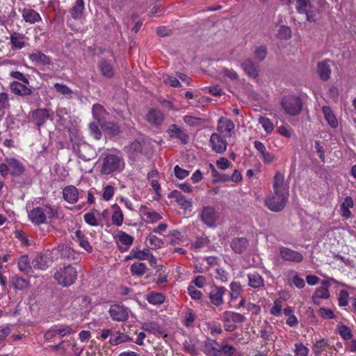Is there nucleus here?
Wrapping results in <instances>:
<instances>
[{
    "label": "nucleus",
    "mask_w": 356,
    "mask_h": 356,
    "mask_svg": "<svg viewBox=\"0 0 356 356\" xmlns=\"http://www.w3.org/2000/svg\"><path fill=\"white\" fill-rule=\"evenodd\" d=\"M32 266L38 270H45L48 266L46 259L42 255L36 256L32 261Z\"/></svg>",
    "instance_id": "52"
},
{
    "label": "nucleus",
    "mask_w": 356,
    "mask_h": 356,
    "mask_svg": "<svg viewBox=\"0 0 356 356\" xmlns=\"http://www.w3.org/2000/svg\"><path fill=\"white\" fill-rule=\"evenodd\" d=\"M273 193L265 199L266 206L272 211L283 210L288 200L289 191L284 184V175L277 172L273 179Z\"/></svg>",
    "instance_id": "1"
},
{
    "label": "nucleus",
    "mask_w": 356,
    "mask_h": 356,
    "mask_svg": "<svg viewBox=\"0 0 356 356\" xmlns=\"http://www.w3.org/2000/svg\"><path fill=\"white\" fill-rule=\"evenodd\" d=\"M100 172L103 175H110L121 172L125 166L122 156L114 154H104L102 156Z\"/></svg>",
    "instance_id": "2"
},
{
    "label": "nucleus",
    "mask_w": 356,
    "mask_h": 356,
    "mask_svg": "<svg viewBox=\"0 0 356 356\" xmlns=\"http://www.w3.org/2000/svg\"><path fill=\"white\" fill-rule=\"evenodd\" d=\"M245 316L231 311H225L222 314V322H231L234 323H243L245 321Z\"/></svg>",
    "instance_id": "27"
},
{
    "label": "nucleus",
    "mask_w": 356,
    "mask_h": 356,
    "mask_svg": "<svg viewBox=\"0 0 356 356\" xmlns=\"http://www.w3.org/2000/svg\"><path fill=\"white\" fill-rule=\"evenodd\" d=\"M77 270L71 266L68 265L63 268H60L54 275V278L58 284L63 287H67L73 284L77 279Z\"/></svg>",
    "instance_id": "4"
},
{
    "label": "nucleus",
    "mask_w": 356,
    "mask_h": 356,
    "mask_svg": "<svg viewBox=\"0 0 356 356\" xmlns=\"http://www.w3.org/2000/svg\"><path fill=\"white\" fill-rule=\"evenodd\" d=\"M354 207V201L352 197L346 196L340 205V215L343 219H349L352 217L350 209Z\"/></svg>",
    "instance_id": "22"
},
{
    "label": "nucleus",
    "mask_w": 356,
    "mask_h": 356,
    "mask_svg": "<svg viewBox=\"0 0 356 356\" xmlns=\"http://www.w3.org/2000/svg\"><path fill=\"white\" fill-rule=\"evenodd\" d=\"M29 220L35 225L47 222V219H52L58 216L56 209L49 205H43L33 208L28 212Z\"/></svg>",
    "instance_id": "3"
},
{
    "label": "nucleus",
    "mask_w": 356,
    "mask_h": 356,
    "mask_svg": "<svg viewBox=\"0 0 356 356\" xmlns=\"http://www.w3.org/2000/svg\"><path fill=\"white\" fill-rule=\"evenodd\" d=\"M10 282L15 290L23 291L26 289L29 286V281L19 277L18 275H13L10 277Z\"/></svg>",
    "instance_id": "30"
},
{
    "label": "nucleus",
    "mask_w": 356,
    "mask_h": 356,
    "mask_svg": "<svg viewBox=\"0 0 356 356\" xmlns=\"http://www.w3.org/2000/svg\"><path fill=\"white\" fill-rule=\"evenodd\" d=\"M54 88L57 93L62 95L65 98H72L73 91L66 85L56 83L54 84Z\"/></svg>",
    "instance_id": "42"
},
{
    "label": "nucleus",
    "mask_w": 356,
    "mask_h": 356,
    "mask_svg": "<svg viewBox=\"0 0 356 356\" xmlns=\"http://www.w3.org/2000/svg\"><path fill=\"white\" fill-rule=\"evenodd\" d=\"M147 266L143 263L136 262L131 265L130 271L132 275L142 276L147 270Z\"/></svg>",
    "instance_id": "44"
},
{
    "label": "nucleus",
    "mask_w": 356,
    "mask_h": 356,
    "mask_svg": "<svg viewBox=\"0 0 356 356\" xmlns=\"http://www.w3.org/2000/svg\"><path fill=\"white\" fill-rule=\"evenodd\" d=\"M295 356H307L309 349L305 346L302 343H297L295 344Z\"/></svg>",
    "instance_id": "64"
},
{
    "label": "nucleus",
    "mask_w": 356,
    "mask_h": 356,
    "mask_svg": "<svg viewBox=\"0 0 356 356\" xmlns=\"http://www.w3.org/2000/svg\"><path fill=\"white\" fill-rule=\"evenodd\" d=\"M248 244V241L245 237H237L232 239L230 246L235 253L241 254L245 251Z\"/></svg>",
    "instance_id": "23"
},
{
    "label": "nucleus",
    "mask_w": 356,
    "mask_h": 356,
    "mask_svg": "<svg viewBox=\"0 0 356 356\" xmlns=\"http://www.w3.org/2000/svg\"><path fill=\"white\" fill-rule=\"evenodd\" d=\"M132 250L133 257H135L136 259H138L140 261L147 259L150 253V251L147 248H144L143 250H140L139 248L134 247Z\"/></svg>",
    "instance_id": "53"
},
{
    "label": "nucleus",
    "mask_w": 356,
    "mask_h": 356,
    "mask_svg": "<svg viewBox=\"0 0 356 356\" xmlns=\"http://www.w3.org/2000/svg\"><path fill=\"white\" fill-rule=\"evenodd\" d=\"M99 124L97 122H90L89 124V129L90 134L94 136L97 140H99L102 137V131L99 128Z\"/></svg>",
    "instance_id": "63"
},
{
    "label": "nucleus",
    "mask_w": 356,
    "mask_h": 356,
    "mask_svg": "<svg viewBox=\"0 0 356 356\" xmlns=\"http://www.w3.org/2000/svg\"><path fill=\"white\" fill-rule=\"evenodd\" d=\"M281 105L285 113L291 116L299 115L302 109V102L296 96H288L282 99Z\"/></svg>",
    "instance_id": "6"
},
{
    "label": "nucleus",
    "mask_w": 356,
    "mask_h": 356,
    "mask_svg": "<svg viewBox=\"0 0 356 356\" xmlns=\"http://www.w3.org/2000/svg\"><path fill=\"white\" fill-rule=\"evenodd\" d=\"M29 58L35 65H48L51 63V58L40 51L30 54Z\"/></svg>",
    "instance_id": "21"
},
{
    "label": "nucleus",
    "mask_w": 356,
    "mask_h": 356,
    "mask_svg": "<svg viewBox=\"0 0 356 356\" xmlns=\"http://www.w3.org/2000/svg\"><path fill=\"white\" fill-rule=\"evenodd\" d=\"M113 209L115 211L112 215V222L116 226H120L122 225L124 221L122 211L117 204L113 205Z\"/></svg>",
    "instance_id": "46"
},
{
    "label": "nucleus",
    "mask_w": 356,
    "mask_h": 356,
    "mask_svg": "<svg viewBox=\"0 0 356 356\" xmlns=\"http://www.w3.org/2000/svg\"><path fill=\"white\" fill-rule=\"evenodd\" d=\"M318 74L323 80L330 79L331 74L330 65L327 61H322L318 64Z\"/></svg>",
    "instance_id": "37"
},
{
    "label": "nucleus",
    "mask_w": 356,
    "mask_h": 356,
    "mask_svg": "<svg viewBox=\"0 0 356 356\" xmlns=\"http://www.w3.org/2000/svg\"><path fill=\"white\" fill-rule=\"evenodd\" d=\"M142 329L145 331L152 333L159 332L161 333V328L155 323L147 322L142 325Z\"/></svg>",
    "instance_id": "61"
},
{
    "label": "nucleus",
    "mask_w": 356,
    "mask_h": 356,
    "mask_svg": "<svg viewBox=\"0 0 356 356\" xmlns=\"http://www.w3.org/2000/svg\"><path fill=\"white\" fill-rule=\"evenodd\" d=\"M31 116L36 126L40 129L49 118V111L46 108H38L31 112Z\"/></svg>",
    "instance_id": "17"
},
{
    "label": "nucleus",
    "mask_w": 356,
    "mask_h": 356,
    "mask_svg": "<svg viewBox=\"0 0 356 356\" xmlns=\"http://www.w3.org/2000/svg\"><path fill=\"white\" fill-rule=\"evenodd\" d=\"M25 170L24 164L15 158L6 157L4 162L0 164V174L5 177L8 174L13 177L21 176Z\"/></svg>",
    "instance_id": "5"
},
{
    "label": "nucleus",
    "mask_w": 356,
    "mask_h": 356,
    "mask_svg": "<svg viewBox=\"0 0 356 356\" xmlns=\"http://www.w3.org/2000/svg\"><path fill=\"white\" fill-rule=\"evenodd\" d=\"M102 74L106 77H111L113 75V70L111 64L107 60H102L99 65Z\"/></svg>",
    "instance_id": "49"
},
{
    "label": "nucleus",
    "mask_w": 356,
    "mask_h": 356,
    "mask_svg": "<svg viewBox=\"0 0 356 356\" xmlns=\"http://www.w3.org/2000/svg\"><path fill=\"white\" fill-rule=\"evenodd\" d=\"M209 145L213 152L220 154L226 151L227 143L219 134L213 133L211 135Z\"/></svg>",
    "instance_id": "11"
},
{
    "label": "nucleus",
    "mask_w": 356,
    "mask_h": 356,
    "mask_svg": "<svg viewBox=\"0 0 356 356\" xmlns=\"http://www.w3.org/2000/svg\"><path fill=\"white\" fill-rule=\"evenodd\" d=\"M146 300L152 305H161L165 301V296L161 293L151 292L147 295Z\"/></svg>",
    "instance_id": "45"
},
{
    "label": "nucleus",
    "mask_w": 356,
    "mask_h": 356,
    "mask_svg": "<svg viewBox=\"0 0 356 356\" xmlns=\"http://www.w3.org/2000/svg\"><path fill=\"white\" fill-rule=\"evenodd\" d=\"M254 146L259 152L260 156L264 163H270L274 161V155L266 151L265 145L261 142L254 141Z\"/></svg>",
    "instance_id": "26"
},
{
    "label": "nucleus",
    "mask_w": 356,
    "mask_h": 356,
    "mask_svg": "<svg viewBox=\"0 0 356 356\" xmlns=\"http://www.w3.org/2000/svg\"><path fill=\"white\" fill-rule=\"evenodd\" d=\"M63 199L70 204L77 202L79 198V192L77 188L74 186H67L63 191Z\"/></svg>",
    "instance_id": "25"
},
{
    "label": "nucleus",
    "mask_w": 356,
    "mask_h": 356,
    "mask_svg": "<svg viewBox=\"0 0 356 356\" xmlns=\"http://www.w3.org/2000/svg\"><path fill=\"white\" fill-rule=\"evenodd\" d=\"M75 331L68 325H54L47 330L44 334V339L46 341H50L56 335L65 337L74 333Z\"/></svg>",
    "instance_id": "7"
},
{
    "label": "nucleus",
    "mask_w": 356,
    "mask_h": 356,
    "mask_svg": "<svg viewBox=\"0 0 356 356\" xmlns=\"http://www.w3.org/2000/svg\"><path fill=\"white\" fill-rule=\"evenodd\" d=\"M258 121L266 133L270 134L273 131L274 125L269 118L260 116Z\"/></svg>",
    "instance_id": "57"
},
{
    "label": "nucleus",
    "mask_w": 356,
    "mask_h": 356,
    "mask_svg": "<svg viewBox=\"0 0 356 356\" xmlns=\"http://www.w3.org/2000/svg\"><path fill=\"white\" fill-rule=\"evenodd\" d=\"M17 266L19 270L25 274H29L32 272V267L29 264L27 255H22L19 258Z\"/></svg>",
    "instance_id": "40"
},
{
    "label": "nucleus",
    "mask_w": 356,
    "mask_h": 356,
    "mask_svg": "<svg viewBox=\"0 0 356 356\" xmlns=\"http://www.w3.org/2000/svg\"><path fill=\"white\" fill-rule=\"evenodd\" d=\"M127 152L129 157L135 159L142 152V145L138 140L132 142L129 147H127Z\"/></svg>",
    "instance_id": "39"
},
{
    "label": "nucleus",
    "mask_w": 356,
    "mask_h": 356,
    "mask_svg": "<svg viewBox=\"0 0 356 356\" xmlns=\"http://www.w3.org/2000/svg\"><path fill=\"white\" fill-rule=\"evenodd\" d=\"M115 238L126 246L124 250H127L133 244L134 240L133 236L123 231H119Z\"/></svg>",
    "instance_id": "41"
},
{
    "label": "nucleus",
    "mask_w": 356,
    "mask_h": 356,
    "mask_svg": "<svg viewBox=\"0 0 356 356\" xmlns=\"http://www.w3.org/2000/svg\"><path fill=\"white\" fill-rule=\"evenodd\" d=\"M57 250L60 252L61 257L69 259H74V251L67 245L60 244L58 245Z\"/></svg>",
    "instance_id": "48"
},
{
    "label": "nucleus",
    "mask_w": 356,
    "mask_h": 356,
    "mask_svg": "<svg viewBox=\"0 0 356 356\" xmlns=\"http://www.w3.org/2000/svg\"><path fill=\"white\" fill-rule=\"evenodd\" d=\"M100 127L104 131L110 136H117L120 132V127L117 123L107 121V120Z\"/></svg>",
    "instance_id": "35"
},
{
    "label": "nucleus",
    "mask_w": 356,
    "mask_h": 356,
    "mask_svg": "<svg viewBox=\"0 0 356 356\" xmlns=\"http://www.w3.org/2000/svg\"><path fill=\"white\" fill-rule=\"evenodd\" d=\"M166 132L170 138L179 139L183 145L187 144L189 141V135L176 124H170Z\"/></svg>",
    "instance_id": "13"
},
{
    "label": "nucleus",
    "mask_w": 356,
    "mask_h": 356,
    "mask_svg": "<svg viewBox=\"0 0 356 356\" xmlns=\"http://www.w3.org/2000/svg\"><path fill=\"white\" fill-rule=\"evenodd\" d=\"M241 67L249 77L256 79L259 76V66L255 65L251 59L244 60L241 63Z\"/></svg>",
    "instance_id": "19"
},
{
    "label": "nucleus",
    "mask_w": 356,
    "mask_h": 356,
    "mask_svg": "<svg viewBox=\"0 0 356 356\" xmlns=\"http://www.w3.org/2000/svg\"><path fill=\"white\" fill-rule=\"evenodd\" d=\"M273 328L271 326L262 327L260 331V337L265 341H274L273 338Z\"/></svg>",
    "instance_id": "59"
},
{
    "label": "nucleus",
    "mask_w": 356,
    "mask_h": 356,
    "mask_svg": "<svg viewBox=\"0 0 356 356\" xmlns=\"http://www.w3.org/2000/svg\"><path fill=\"white\" fill-rule=\"evenodd\" d=\"M92 113L94 119L99 126L107 120L109 115L104 107L99 104L92 106Z\"/></svg>",
    "instance_id": "20"
},
{
    "label": "nucleus",
    "mask_w": 356,
    "mask_h": 356,
    "mask_svg": "<svg viewBox=\"0 0 356 356\" xmlns=\"http://www.w3.org/2000/svg\"><path fill=\"white\" fill-rule=\"evenodd\" d=\"M338 332L341 338L344 340L352 339L353 333L350 328L345 325H340L337 326Z\"/></svg>",
    "instance_id": "56"
},
{
    "label": "nucleus",
    "mask_w": 356,
    "mask_h": 356,
    "mask_svg": "<svg viewBox=\"0 0 356 356\" xmlns=\"http://www.w3.org/2000/svg\"><path fill=\"white\" fill-rule=\"evenodd\" d=\"M184 122L189 126L197 127L205 123L206 120L202 118L186 115L184 117Z\"/></svg>",
    "instance_id": "50"
},
{
    "label": "nucleus",
    "mask_w": 356,
    "mask_h": 356,
    "mask_svg": "<svg viewBox=\"0 0 356 356\" xmlns=\"http://www.w3.org/2000/svg\"><path fill=\"white\" fill-rule=\"evenodd\" d=\"M227 292V289L224 286H213L209 294L211 303L216 307L221 306L224 303L223 297Z\"/></svg>",
    "instance_id": "10"
},
{
    "label": "nucleus",
    "mask_w": 356,
    "mask_h": 356,
    "mask_svg": "<svg viewBox=\"0 0 356 356\" xmlns=\"http://www.w3.org/2000/svg\"><path fill=\"white\" fill-rule=\"evenodd\" d=\"M248 286L252 289H259L264 286V280L257 272L248 274Z\"/></svg>",
    "instance_id": "31"
},
{
    "label": "nucleus",
    "mask_w": 356,
    "mask_h": 356,
    "mask_svg": "<svg viewBox=\"0 0 356 356\" xmlns=\"http://www.w3.org/2000/svg\"><path fill=\"white\" fill-rule=\"evenodd\" d=\"M71 343L69 341H63L58 344L51 346L50 348L53 351H57L61 355H65Z\"/></svg>",
    "instance_id": "54"
},
{
    "label": "nucleus",
    "mask_w": 356,
    "mask_h": 356,
    "mask_svg": "<svg viewBox=\"0 0 356 356\" xmlns=\"http://www.w3.org/2000/svg\"><path fill=\"white\" fill-rule=\"evenodd\" d=\"M204 353L207 356H220V346L215 339L207 338L204 342Z\"/></svg>",
    "instance_id": "18"
},
{
    "label": "nucleus",
    "mask_w": 356,
    "mask_h": 356,
    "mask_svg": "<svg viewBox=\"0 0 356 356\" xmlns=\"http://www.w3.org/2000/svg\"><path fill=\"white\" fill-rule=\"evenodd\" d=\"M229 288H230V297L232 300H236L240 296L242 289L241 285L239 282H232L229 284Z\"/></svg>",
    "instance_id": "51"
},
{
    "label": "nucleus",
    "mask_w": 356,
    "mask_h": 356,
    "mask_svg": "<svg viewBox=\"0 0 356 356\" xmlns=\"http://www.w3.org/2000/svg\"><path fill=\"white\" fill-rule=\"evenodd\" d=\"M111 318L116 321H124L129 317V309L121 305H113L108 311Z\"/></svg>",
    "instance_id": "14"
},
{
    "label": "nucleus",
    "mask_w": 356,
    "mask_h": 356,
    "mask_svg": "<svg viewBox=\"0 0 356 356\" xmlns=\"http://www.w3.org/2000/svg\"><path fill=\"white\" fill-rule=\"evenodd\" d=\"M84 6L83 0H76L73 6L69 10L72 18L76 20L81 19L83 15Z\"/></svg>",
    "instance_id": "33"
},
{
    "label": "nucleus",
    "mask_w": 356,
    "mask_h": 356,
    "mask_svg": "<svg viewBox=\"0 0 356 356\" xmlns=\"http://www.w3.org/2000/svg\"><path fill=\"white\" fill-rule=\"evenodd\" d=\"M147 121L153 126L159 127L165 120L164 113L157 108H150L146 115Z\"/></svg>",
    "instance_id": "16"
},
{
    "label": "nucleus",
    "mask_w": 356,
    "mask_h": 356,
    "mask_svg": "<svg viewBox=\"0 0 356 356\" xmlns=\"http://www.w3.org/2000/svg\"><path fill=\"white\" fill-rule=\"evenodd\" d=\"M280 255L284 261L300 263L303 260V256L300 252L293 250L289 248L282 246L280 248Z\"/></svg>",
    "instance_id": "15"
},
{
    "label": "nucleus",
    "mask_w": 356,
    "mask_h": 356,
    "mask_svg": "<svg viewBox=\"0 0 356 356\" xmlns=\"http://www.w3.org/2000/svg\"><path fill=\"white\" fill-rule=\"evenodd\" d=\"M234 124L231 120L222 117L218 121L216 129L220 135L229 138L234 133Z\"/></svg>",
    "instance_id": "12"
},
{
    "label": "nucleus",
    "mask_w": 356,
    "mask_h": 356,
    "mask_svg": "<svg viewBox=\"0 0 356 356\" xmlns=\"http://www.w3.org/2000/svg\"><path fill=\"white\" fill-rule=\"evenodd\" d=\"M236 349L232 345L222 344L220 347V356H234Z\"/></svg>",
    "instance_id": "58"
},
{
    "label": "nucleus",
    "mask_w": 356,
    "mask_h": 356,
    "mask_svg": "<svg viewBox=\"0 0 356 356\" xmlns=\"http://www.w3.org/2000/svg\"><path fill=\"white\" fill-rule=\"evenodd\" d=\"M200 218L207 227H214L216 226L218 215L213 207L204 206L200 213Z\"/></svg>",
    "instance_id": "8"
},
{
    "label": "nucleus",
    "mask_w": 356,
    "mask_h": 356,
    "mask_svg": "<svg viewBox=\"0 0 356 356\" xmlns=\"http://www.w3.org/2000/svg\"><path fill=\"white\" fill-rule=\"evenodd\" d=\"M132 338L120 331H113L111 337L109 339V343L112 346H117L126 341H131Z\"/></svg>",
    "instance_id": "34"
},
{
    "label": "nucleus",
    "mask_w": 356,
    "mask_h": 356,
    "mask_svg": "<svg viewBox=\"0 0 356 356\" xmlns=\"http://www.w3.org/2000/svg\"><path fill=\"white\" fill-rule=\"evenodd\" d=\"M25 35L18 32H13L10 35V44L13 50L22 49L26 46Z\"/></svg>",
    "instance_id": "24"
},
{
    "label": "nucleus",
    "mask_w": 356,
    "mask_h": 356,
    "mask_svg": "<svg viewBox=\"0 0 356 356\" xmlns=\"http://www.w3.org/2000/svg\"><path fill=\"white\" fill-rule=\"evenodd\" d=\"M209 167L211 169V175L213 178L214 182H227L229 181V175L218 172L215 168L214 165L211 163L209 165Z\"/></svg>",
    "instance_id": "43"
},
{
    "label": "nucleus",
    "mask_w": 356,
    "mask_h": 356,
    "mask_svg": "<svg viewBox=\"0 0 356 356\" xmlns=\"http://www.w3.org/2000/svg\"><path fill=\"white\" fill-rule=\"evenodd\" d=\"M312 2L310 0H297L296 8L298 13L305 14L307 9L310 8Z\"/></svg>",
    "instance_id": "55"
},
{
    "label": "nucleus",
    "mask_w": 356,
    "mask_h": 356,
    "mask_svg": "<svg viewBox=\"0 0 356 356\" xmlns=\"http://www.w3.org/2000/svg\"><path fill=\"white\" fill-rule=\"evenodd\" d=\"M328 346L327 340L322 339L316 341L313 346L312 350L315 355L318 356L323 351L325 350Z\"/></svg>",
    "instance_id": "47"
},
{
    "label": "nucleus",
    "mask_w": 356,
    "mask_h": 356,
    "mask_svg": "<svg viewBox=\"0 0 356 356\" xmlns=\"http://www.w3.org/2000/svg\"><path fill=\"white\" fill-rule=\"evenodd\" d=\"M140 211L146 218L145 222L147 223H154L162 218L160 213L154 211H150L145 206H141Z\"/></svg>",
    "instance_id": "32"
},
{
    "label": "nucleus",
    "mask_w": 356,
    "mask_h": 356,
    "mask_svg": "<svg viewBox=\"0 0 356 356\" xmlns=\"http://www.w3.org/2000/svg\"><path fill=\"white\" fill-rule=\"evenodd\" d=\"M209 243V239L206 236L197 237L195 241L192 243L191 246L194 249H200L207 246Z\"/></svg>",
    "instance_id": "62"
},
{
    "label": "nucleus",
    "mask_w": 356,
    "mask_h": 356,
    "mask_svg": "<svg viewBox=\"0 0 356 356\" xmlns=\"http://www.w3.org/2000/svg\"><path fill=\"white\" fill-rule=\"evenodd\" d=\"M75 236L76 238V242L79 243V245L86 250L88 252H91L92 251V248L90 245L87 237L83 234V233L81 230H76L75 232Z\"/></svg>",
    "instance_id": "38"
},
{
    "label": "nucleus",
    "mask_w": 356,
    "mask_h": 356,
    "mask_svg": "<svg viewBox=\"0 0 356 356\" xmlns=\"http://www.w3.org/2000/svg\"><path fill=\"white\" fill-rule=\"evenodd\" d=\"M318 13V9L312 3L310 8L307 9V13L305 14L306 15L307 20L312 22L316 20Z\"/></svg>",
    "instance_id": "60"
},
{
    "label": "nucleus",
    "mask_w": 356,
    "mask_h": 356,
    "mask_svg": "<svg viewBox=\"0 0 356 356\" xmlns=\"http://www.w3.org/2000/svg\"><path fill=\"white\" fill-rule=\"evenodd\" d=\"M22 15L24 20L29 24H35L42 20L40 15L31 8H24Z\"/></svg>",
    "instance_id": "28"
},
{
    "label": "nucleus",
    "mask_w": 356,
    "mask_h": 356,
    "mask_svg": "<svg viewBox=\"0 0 356 356\" xmlns=\"http://www.w3.org/2000/svg\"><path fill=\"white\" fill-rule=\"evenodd\" d=\"M331 284L327 280H323L321 286L317 288L312 295V299L314 305H320V299H328L330 296L329 288Z\"/></svg>",
    "instance_id": "9"
},
{
    "label": "nucleus",
    "mask_w": 356,
    "mask_h": 356,
    "mask_svg": "<svg viewBox=\"0 0 356 356\" xmlns=\"http://www.w3.org/2000/svg\"><path fill=\"white\" fill-rule=\"evenodd\" d=\"M10 89L13 93L19 96H27L32 93V90L30 88L18 81L11 82Z\"/></svg>",
    "instance_id": "29"
},
{
    "label": "nucleus",
    "mask_w": 356,
    "mask_h": 356,
    "mask_svg": "<svg viewBox=\"0 0 356 356\" xmlns=\"http://www.w3.org/2000/svg\"><path fill=\"white\" fill-rule=\"evenodd\" d=\"M322 111L324 114V118L327 121V124L332 128H337L338 126V121L332 109L329 106H323Z\"/></svg>",
    "instance_id": "36"
}]
</instances>
